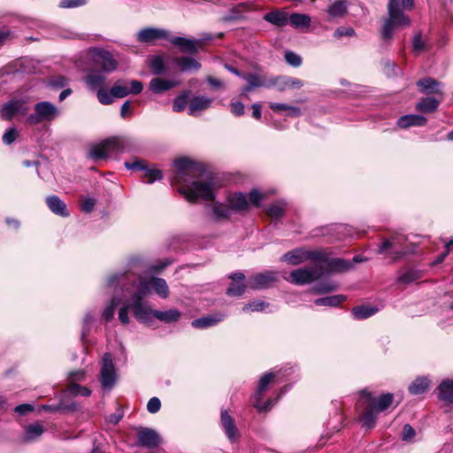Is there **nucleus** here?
<instances>
[{"mask_svg":"<svg viewBox=\"0 0 453 453\" xmlns=\"http://www.w3.org/2000/svg\"><path fill=\"white\" fill-rule=\"evenodd\" d=\"M242 78L248 82V85L242 89V96H246L249 92L256 88L270 87L276 84V81L267 82L265 79L256 73H248L243 75Z\"/></svg>","mask_w":453,"mask_h":453,"instance_id":"19","label":"nucleus"},{"mask_svg":"<svg viewBox=\"0 0 453 453\" xmlns=\"http://www.w3.org/2000/svg\"><path fill=\"white\" fill-rule=\"evenodd\" d=\"M284 57H285L286 62L294 67H298L302 64L301 57L293 51H290V50L286 51Z\"/></svg>","mask_w":453,"mask_h":453,"instance_id":"56","label":"nucleus"},{"mask_svg":"<svg viewBox=\"0 0 453 453\" xmlns=\"http://www.w3.org/2000/svg\"><path fill=\"white\" fill-rule=\"evenodd\" d=\"M212 98L205 96H194L189 103V115H196L197 112L203 111L211 107Z\"/></svg>","mask_w":453,"mask_h":453,"instance_id":"24","label":"nucleus"},{"mask_svg":"<svg viewBox=\"0 0 453 453\" xmlns=\"http://www.w3.org/2000/svg\"><path fill=\"white\" fill-rule=\"evenodd\" d=\"M346 2L342 0H337L329 6L328 13L333 17H341L346 12Z\"/></svg>","mask_w":453,"mask_h":453,"instance_id":"45","label":"nucleus"},{"mask_svg":"<svg viewBox=\"0 0 453 453\" xmlns=\"http://www.w3.org/2000/svg\"><path fill=\"white\" fill-rule=\"evenodd\" d=\"M346 297L342 295L331 296L315 300V304L319 306L335 307L343 302Z\"/></svg>","mask_w":453,"mask_h":453,"instance_id":"41","label":"nucleus"},{"mask_svg":"<svg viewBox=\"0 0 453 453\" xmlns=\"http://www.w3.org/2000/svg\"><path fill=\"white\" fill-rule=\"evenodd\" d=\"M378 311V309L370 305H361L353 308L352 314L357 319H365L372 315H374Z\"/></svg>","mask_w":453,"mask_h":453,"instance_id":"39","label":"nucleus"},{"mask_svg":"<svg viewBox=\"0 0 453 453\" xmlns=\"http://www.w3.org/2000/svg\"><path fill=\"white\" fill-rule=\"evenodd\" d=\"M187 98H188L187 95L177 96L173 102V111L176 112L182 111L187 106V103H188Z\"/></svg>","mask_w":453,"mask_h":453,"instance_id":"60","label":"nucleus"},{"mask_svg":"<svg viewBox=\"0 0 453 453\" xmlns=\"http://www.w3.org/2000/svg\"><path fill=\"white\" fill-rule=\"evenodd\" d=\"M439 102L432 97H426L420 100L417 104V109L422 112H432L438 107Z\"/></svg>","mask_w":453,"mask_h":453,"instance_id":"42","label":"nucleus"},{"mask_svg":"<svg viewBox=\"0 0 453 453\" xmlns=\"http://www.w3.org/2000/svg\"><path fill=\"white\" fill-rule=\"evenodd\" d=\"M111 92L117 98H122L130 94V91H128V87L122 84L121 81H118L114 84V86L111 88Z\"/></svg>","mask_w":453,"mask_h":453,"instance_id":"54","label":"nucleus"},{"mask_svg":"<svg viewBox=\"0 0 453 453\" xmlns=\"http://www.w3.org/2000/svg\"><path fill=\"white\" fill-rule=\"evenodd\" d=\"M280 83L279 85L280 90H284L289 88H299L303 86V81L297 78L283 77L279 79Z\"/></svg>","mask_w":453,"mask_h":453,"instance_id":"46","label":"nucleus"},{"mask_svg":"<svg viewBox=\"0 0 453 453\" xmlns=\"http://www.w3.org/2000/svg\"><path fill=\"white\" fill-rule=\"evenodd\" d=\"M274 404L272 398H254L252 405L257 410L258 412H265L271 409Z\"/></svg>","mask_w":453,"mask_h":453,"instance_id":"47","label":"nucleus"},{"mask_svg":"<svg viewBox=\"0 0 453 453\" xmlns=\"http://www.w3.org/2000/svg\"><path fill=\"white\" fill-rule=\"evenodd\" d=\"M388 12V17L385 20L381 30V36L385 41L391 40L395 29L411 26V19L400 8L399 0H389Z\"/></svg>","mask_w":453,"mask_h":453,"instance_id":"4","label":"nucleus"},{"mask_svg":"<svg viewBox=\"0 0 453 453\" xmlns=\"http://www.w3.org/2000/svg\"><path fill=\"white\" fill-rule=\"evenodd\" d=\"M397 241L395 237H393L388 240H385L378 249V254H386L388 250H394L388 253L389 257H392L393 260H395L399 257H402L406 254L404 250H396Z\"/></svg>","mask_w":453,"mask_h":453,"instance_id":"23","label":"nucleus"},{"mask_svg":"<svg viewBox=\"0 0 453 453\" xmlns=\"http://www.w3.org/2000/svg\"><path fill=\"white\" fill-rule=\"evenodd\" d=\"M17 136L18 131L13 127L9 128L3 135V142L9 145L16 140Z\"/></svg>","mask_w":453,"mask_h":453,"instance_id":"63","label":"nucleus"},{"mask_svg":"<svg viewBox=\"0 0 453 453\" xmlns=\"http://www.w3.org/2000/svg\"><path fill=\"white\" fill-rule=\"evenodd\" d=\"M44 432L43 426L40 423L28 425L25 429L24 441H33L38 439Z\"/></svg>","mask_w":453,"mask_h":453,"instance_id":"36","label":"nucleus"},{"mask_svg":"<svg viewBox=\"0 0 453 453\" xmlns=\"http://www.w3.org/2000/svg\"><path fill=\"white\" fill-rule=\"evenodd\" d=\"M224 317L225 315L220 313L208 315L200 319H194L191 324L196 328H206L215 326L217 323L223 320Z\"/></svg>","mask_w":453,"mask_h":453,"instance_id":"28","label":"nucleus"},{"mask_svg":"<svg viewBox=\"0 0 453 453\" xmlns=\"http://www.w3.org/2000/svg\"><path fill=\"white\" fill-rule=\"evenodd\" d=\"M231 112L235 116H242L244 113V104L237 100H232L231 104Z\"/></svg>","mask_w":453,"mask_h":453,"instance_id":"64","label":"nucleus"},{"mask_svg":"<svg viewBox=\"0 0 453 453\" xmlns=\"http://www.w3.org/2000/svg\"><path fill=\"white\" fill-rule=\"evenodd\" d=\"M423 277V272L417 269H407L403 271L398 276V282L403 284H411Z\"/></svg>","mask_w":453,"mask_h":453,"instance_id":"31","label":"nucleus"},{"mask_svg":"<svg viewBox=\"0 0 453 453\" xmlns=\"http://www.w3.org/2000/svg\"><path fill=\"white\" fill-rule=\"evenodd\" d=\"M284 210H285V203L283 202H277L276 203L272 204L268 208L267 214L271 218L278 219L283 215Z\"/></svg>","mask_w":453,"mask_h":453,"instance_id":"52","label":"nucleus"},{"mask_svg":"<svg viewBox=\"0 0 453 453\" xmlns=\"http://www.w3.org/2000/svg\"><path fill=\"white\" fill-rule=\"evenodd\" d=\"M150 66L152 73L156 75L162 74L165 70L164 60L160 56L152 57L150 61Z\"/></svg>","mask_w":453,"mask_h":453,"instance_id":"49","label":"nucleus"},{"mask_svg":"<svg viewBox=\"0 0 453 453\" xmlns=\"http://www.w3.org/2000/svg\"><path fill=\"white\" fill-rule=\"evenodd\" d=\"M416 434V432L414 428L409 425L406 424L403 426V432H402V440L405 441H411Z\"/></svg>","mask_w":453,"mask_h":453,"instance_id":"62","label":"nucleus"},{"mask_svg":"<svg viewBox=\"0 0 453 453\" xmlns=\"http://www.w3.org/2000/svg\"><path fill=\"white\" fill-rule=\"evenodd\" d=\"M276 280V273L273 272L257 273L249 278L248 287L252 289H263L269 288Z\"/></svg>","mask_w":453,"mask_h":453,"instance_id":"16","label":"nucleus"},{"mask_svg":"<svg viewBox=\"0 0 453 453\" xmlns=\"http://www.w3.org/2000/svg\"><path fill=\"white\" fill-rule=\"evenodd\" d=\"M174 167L172 183L178 186V191L188 202L214 199L213 177L203 164L183 157L174 161Z\"/></svg>","mask_w":453,"mask_h":453,"instance_id":"1","label":"nucleus"},{"mask_svg":"<svg viewBox=\"0 0 453 453\" xmlns=\"http://www.w3.org/2000/svg\"><path fill=\"white\" fill-rule=\"evenodd\" d=\"M220 424L230 441H235L239 438L240 433L235 426L234 419L226 410L221 411Z\"/></svg>","mask_w":453,"mask_h":453,"instance_id":"18","label":"nucleus"},{"mask_svg":"<svg viewBox=\"0 0 453 453\" xmlns=\"http://www.w3.org/2000/svg\"><path fill=\"white\" fill-rule=\"evenodd\" d=\"M88 3V0H61L59 7L63 9L76 8L83 6Z\"/></svg>","mask_w":453,"mask_h":453,"instance_id":"59","label":"nucleus"},{"mask_svg":"<svg viewBox=\"0 0 453 453\" xmlns=\"http://www.w3.org/2000/svg\"><path fill=\"white\" fill-rule=\"evenodd\" d=\"M170 40L173 45L180 47L181 51L195 54L197 52L196 45L201 42L212 40V36L210 34H206L200 40H190L184 37H173Z\"/></svg>","mask_w":453,"mask_h":453,"instance_id":"15","label":"nucleus"},{"mask_svg":"<svg viewBox=\"0 0 453 453\" xmlns=\"http://www.w3.org/2000/svg\"><path fill=\"white\" fill-rule=\"evenodd\" d=\"M249 196L250 203L257 207L260 206V203L265 199V195L257 189L251 190Z\"/></svg>","mask_w":453,"mask_h":453,"instance_id":"61","label":"nucleus"},{"mask_svg":"<svg viewBox=\"0 0 453 453\" xmlns=\"http://www.w3.org/2000/svg\"><path fill=\"white\" fill-rule=\"evenodd\" d=\"M104 81L105 76L98 72H91L85 78L87 85L92 90L102 88Z\"/></svg>","mask_w":453,"mask_h":453,"instance_id":"35","label":"nucleus"},{"mask_svg":"<svg viewBox=\"0 0 453 453\" xmlns=\"http://www.w3.org/2000/svg\"><path fill=\"white\" fill-rule=\"evenodd\" d=\"M438 396H453V380H444L438 387Z\"/></svg>","mask_w":453,"mask_h":453,"instance_id":"51","label":"nucleus"},{"mask_svg":"<svg viewBox=\"0 0 453 453\" xmlns=\"http://www.w3.org/2000/svg\"><path fill=\"white\" fill-rule=\"evenodd\" d=\"M426 123V119L421 115L410 114L404 115L398 119L397 126L401 128L417 126L421 127Z\"/></svg>","mask_w":453,"mask_h":453,"instance_id":"25","label":"nucleus"},{"mask_svg":"<svg viewBox=\"0 0 453 453\" xmlns=\"http://www.w3.org/2000/svg\"><path fill=\"white\" fill-rule=\"evenodd\" d=\"M148 296V288L135 289L132 295L130 303H124L119 311V320L123 325L129 323L128 311L132 309L134 318L142 323L149 324L154 318V311L142 300Z\"/></svg>","mask_w":453,"mask_h":453,"instance_id":"3","label":"nucleus"},{"mask_svg":"<svg viewBox=\"0 0 453 453\" xmlns=\"http://www.w3.org/2000/svg\"><path fill=\"white\" fill-rule=\"evenodd\" d=\"M230 278L233 280V282L230 284L226 290L227 295L238 296L244 293L246 288H249L248 283H243V280L245 279L244 273H235L232 274Z\"/></svg>","mask_w":453,"mask_h":453,"instance_id":"21","label":"nucleus"},{"mask_svg":"<svg viewBox=\"0 0 453 453\" xmlns=\"http://www.w3.org/2000/svg\"><path fill=\"white\" fill-rule=\"evenodd\" d=\"M24 102L20 100H12L4 104L1 110V116L4 119H11L12 117L23 109Z\"/></svg>","mask_w":453,"mask_h":453,"instance_id":"27","label":"nucleus"},{"mask_svg":"<svg viewBox=\"0 0 453 453\" xmlns=\"http://www.w3.org/2000/svg\"><path fill=\"white\" fill-rule=\"evenodd\" d=\"M64 398H61V401L57 404H45L42 405L41 410L48 411L50 412H65L72 410V407L68 404L64 403Z\"/></svg>","mask_w":453,"mask_h":453,"instance_id":"50","label":"nucleus"},{"mask_svg":"<svg viewBox=\"0 0 453 453\" xmlns=\"http://www.w3.org/2000/svg\"><path fill=\"white\" fill-rule=\"evenodd\" d=\"M270 108L276 113L286 111V115L288 117H298L301 115V109L299 107L287 104L270 103Z\"/></svg>","mask_w":453,"mask_h":453,"instance_id":"32","label":"nucleus"},{"mask_svg":"<svg viewBox=\"0 0 453 453\" xmlns=\"http://www.w3.org/2000/svg\"><path fill=\"white\" fill-rule=\"evenodd\" d=\"M394 398H360L357 403V420L366 429L375 426L380 413L389 409H395L398 405L394 403Z\"/></svg>","mask_w":453,"mask_h":453,"instance_id":"2","label":"nucleus"},{"mask_svg":"<svg viewBox=\"0 0 453 453\" xmlns=\"http://www.w3.org/2000/svg\"><path fill=\"white\" fill-rule=\"evenodd\" d=\"M177 84V81L172 80L154 78L150 82V89L153 93L159 94L175 87Z\"/></svg>","mask_w":453,"mask_h":453,"instance_id":"30","label":"nucleus"},{"mask_svg":"<svg viewBox=\"0 0 453 453\" xmlns=\"http://www.w3.org/2000/svg\"><path fill=\"white\" fill-rule=\"evenodd\" d=\"M127 141L124 138L111 137L91 147L88 157L94 159H104L118 153L126 152Z\"/></svg>","mask_w":453,"mask_h":453,"instance_id":"5","label":"nucleus"},{"mask_svg":"<svg viewBox=\"0 0 453 453\" xmlns=\"http://www.w3.org/2000/svg\"><path fill=\"white\" fill-rule=\"evenodd\" d=\"M324 269L321 265L314 264L311 266H306L294 270L289 274L288 280L296 285H305L311 283L324 274Z\"/></svg>","mask_w":453,"mask_h":453,"instance_id":"7","label":"nucleus"},{"mask_svg":"<svg viewBox=\"0 0 453 453\" xmlns=\"http://www.w3.org/2000/svg\"><path fill=\"white\" fill-rule=\"evenodd\" d=\"M45 202L50 211L53 212L54 214L64 218L69 216V211L67 210L65 203L63 200H61L58 196H49L46 197Z\"/></svg>","mask_w":453,"mask_h":453,"instance_id":"20","label":"nucleus"},{"mask_svg":"<svg viewBox=\"0 0 453 453\" xmlns=\"http://www.w3.org/2000/svg\"><path fill=\"white\" fill-rule=\"evenodd\" d=\"M125 166L128 170L143 171L142 177L144 183L151 184L156 180H161L162 172L157 168H148L145 162L141 159H135L133 162H126Z\"/></svg>","mask_w":453,"mask_h":453,"instance_id":"12","label":"nucleus"},{"mask_svg":"<svg viewBox=\"0 0 453 453\" xmlns=\"http://www.w3.org/2000/svg\"><path fill=\"white\" fill-rule=\"evenodd\" d=\"M264 19L274 26L284 27L288 23V15L281 10H275L266 13Z\"/></svg>","mask_w":453,"mask_h":453,"instance_id":"26","label":"nucleus"},{"mask_svg":"<svg viewBox=\"0 0 453 453\" xmlns=\"http://www.w3.org/2000/svg\"><path fill=\"white\" fill-rule=\"evenodd\" d=\"M154 318L165 323L176 322L180 318V312L176 309H170L168 311H154Z\"/></svg>","mask_w":453,"mask_h":453,"instance_id":"34","label":"nucleus"},{"mask_svg":"<svg viewBox=\"0 0 453 453\" xmlns=\"http://www.w3.org/2000/svg\"><path fill=\"white\" fill-rule=\"evenodd\" d=\"M417 85L423 93H440L439 86L440 83L433 78H426L417 82Z\"/></svg>","mask_w":453,"mask_h":453,"instance_id":"37","label":"nucleus"},{"mask_svg":"<svg viewBox=\"0 0 453 453\" xmlns=\"http://www.w3.org/2000/svg\"><path fill=\"white\" fill-rule=\"evenodd\" d=\"M84 377L82 372H76L71 374V382L66 389V396H89L91 391L80 384L75 383V380H81Z\"/></svg>","mask_w":453,"mask_h":453,"instance_id":"17","label":"nucleus"},{"mask_svg":"<svg viewBox=\"0 0 453 453\" xmlns=\"http://www.w3.org/2000/svg\"><path fill=\"white\" fill-rule=\"evenodd\" d=\"M127 280H130V276L127 273H115L109 277L107 285L108 287L120 286L125 288Z\"/></svg>","mask_w":453,"mask_h":453,"instance_id":"43","label":"nucleus"},{"mask_svg":"<svg viewBox=\"0 0 453 453\" xmlns=\"http://www.w3.org/2000/svg\"><path fill=\"white\" fill-rule=\"evenodd\" d=\"M319 262L321 263L322 261ZM323 262L326 264L327 272L343 273L353 267L351 261H348L340 257L327 259L325 256V260Z\"/></svg>","mask_w":453,"mask_h":453,"instance_id":"22","label":"nucleus"},{"mask_svg":"<svg viewBox=\"0 0 453 453\" xmlns=\"http://www.w3.org/2000/svg\"><path fill=\"white\" fill-rule=\"evenodd\" d=\"M173 63L182 72L197 71L201 68L200 63L189 57L174 58Z\"/></svg>","mask_w":453,"mask_h":453,"instance_id":"29","label":"nucleus"},{"mask_svg":"<svg viewBox=\"0 0 453 453\" xmlns=\"http://www.w3.org/2000/svg\"><path fill=\"white\" fill-rule=\"evenodd\" d=\"M282 260L286 261L289 265H296L302 264L307 260L312 261H324L325 253L319 250H306L304 249H295L291 251L285 253L282 257Z\"/></svg>","mask_w":453,"mask_h":453,"instance_id":"10","label":"nucleus"},{"mask_svg":"<svg viewBox=\"0 0 453 453\" xmlns=\"http://www.w3.org/2000/svg\"><path fill=\"white\" fill-rule=\"evenodd\" d=\"M117 372L111 355L105 353L102 358V366L100 371V385L104 393H107L112 389L117 382Z\"/></svg>","mask_w":453,"mask_h":453,"instance_id":"8","label":"nucleus"},{"mask_svg":"<svg viewBox=\"0 0 453 453\" xmlns=\"http://www.w3.org/2000/svg\"><path fill=\"white\" fill-rule=\"evenodd\" d=\"M136 289H142L143 287L148 288V295L154 291L161 298L165 299L169 296V288L166 281L157 277H140L137 282L134 283Z\"/></svg>","mask_w":453,"mask_h":453,"instance_id":"11","label":"nucleus"},{"mask_svg":"<svg viewBox=\"0 0 453 453\" xmlns=\"http://www.w3.org/2000/svg\"><path fill=\"white\" fill-rule=\"evenodd\" d=\"M430 381L426 377H420L414 380L409 387L411 395H421L429 387Z\"/></svg>","mask_w":453,"mask_h":453,"instance_id":"40","label":"nucleus"},{"mask_svg":"<svg viewBox=\"0 0 453 453\" xmlns=\"http://www.w3.org/2000/svg\"><path fill=\"white\" fill-rule=\"evenodd\" d=\"M265 302L263 301H254L250 303H247L243 306L242 311L244 312H250V311H263L265 306H267Z\"/></svg>","mask_w":453,"mask_h":453,"instance_id":"57","label":"nucleus"},{"mask_svg":"<svg viewBox=\"0 0 453 453\" xmlns=\"http://www.w3.org/2000/svg\"><path fill=\"white\" fill-rule=\"evenodd\" d=\"M59 115L56 105L48 101L39 102L34 106V113L27 118L30 125H38L42 122H51Z\"/></svg>","mask_w":453,"mask_h":453,"instance_id":"6","label":"nucleus"},{"mask_svg":"<svg viewBox=\"0 0 453 453\" xmlns=\"http://www.w3.org/2000/svg\"><path fill=\"white\" fill-rule=\"evenodd\" d=\"M277 376V372H270L265 373L258 381L257 390L261 394L263 393L267 387L273 382L274 379Z\"/></svg>","mask_w":453,"mask_h":453,"instance_id":"48","label":"nucleus"},{"mask_svg":"<svg viewBox=\"0 0 453 453\" xmlns=\"http://www.w3.org/2000/svg\"><path fill=\"white\" fill-rule=\"evenodd\" d=\"M230 208L222 203H215L212 207L213 215L215 219H227L230 218Z\"/></svg>","mask_w":453,"mask_h":453,"instance_id":"44","label":"nucleus"},{"mask_svg":"<svg viewBox=\"0 0 453 453\" xmlns=\"http://www.w3.org/2000/svg\"><path fill=\"white\" fill-rule=\"evenodd\" d=\"M412 49L416 54H419L426 49L425 42L421 38L420 34H416L412 40Z\"/></svg>","mask_w":453,"mask_h":453,"instance_id":"58","label":"nucleus"},{"mask_svg":"<svg viewBox=\"0 0 453 453\" xmlns=\"http://www.w3.org/2000/svg\"><path fill=\"white\" fill-rule=\"evenodd\" d=\"M119 303V299L117 297H113L110 303V304L104 310L103 317L106 321H110L114 317L115 307Z\"/></svg>","mask_w":453,"mask_h":453,"instance_id":"55","label":"nucleus"},{"mask_svg":"<svg viewBox=\"0 0 453 453\" xmlns=\"http://www.w3.org/2000/svg\"><path fill=\"white\" fill-rule=\"evenodd\" d=\"M97 98L102 104H111L113 102L115 96H113L111 89L108 91L104 88H99L97 90Z\"/></svg>","mask_w":453,"mask_h":453,"instance_id":"53","label":"nucleus"},{"mask_svg":"<svg viewBox=\"0 0 453 453\" xmlns=\"http://www.w3.org/2000/svg\"><path fill=\"white\" fill-rule=\"evenodd\" d=\"M311 17L303 13H292L288 16V23L295 28H307L311 26Z\"/></svg>","mask_w":453,"mask_h":453,"instance_id":"33","label":"nucleus"},{"mask_svg":"<svg viewBox=\"0 0 453 453\" xmlns=\"http://www.w3.org/2000/svg\"><path fill=\"white\" fill-rule=\"evenodd\" d=\"M88 55L90 56L93 64L100 67L104 73H111L116 70L118 66V62L114 58L113 55L103 48H90L88 50Z\"/></svg>","mask_w":453,"mask_h":453,"instance_id":"9","label":"nucleus"},{"mask_svg":"<svg viewBox=\"0 0 453 453\" xmlns=\"http://www.w3.org/2000/svg\"><path fill=\"white\" fill-rule=\"evenodd\" d=\"M161 442L158 433L151 428L141 427L137 433V444L148 449H154Z\"/></svg>","mask_w":453,"mask_h":453,"instance_id":"14","label":"nucleus"},{"mask_svg":"<svg viewBox=\"0 0 453 453\" xmlns=\"http://www.w3.org/2000/svg\"><path fill=\"white\" fill-rule=\"evenodd\" d=\"M228 203L231 209L236 211H242L248 207V201L242 193H234L228 198Z\"/></svg>","mask_w":453,"mask_h":453,"instance_id":"38","label":"nucleus"},{"mask_svg":"<svg viewBox=\"0 0 453 453\" xmlns=\"http://www.w3.org/2000/svg\"><path fill=\"white\" fill-rule=\"evenodd\" d=\"M163 39H170V33L162 28L146 27L137 34V40L142 43H154L157 40Z\"/></svg>","mask_w":453,"mask_h":453,"instance_id":"13","label":"nucleus"}]
</instances>
